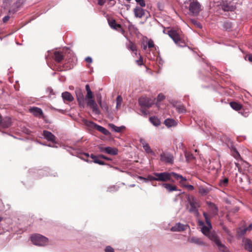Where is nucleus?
<instances>
[{
  "instance_id": "nucleus-54",
  "label": "nucleus",
  "mask_w": 252,
  "mask_h": 252,
  "mask_svg": "<svg viewBox=\"0 0 252 252\" xmlns=\"http://www.w3.org/2000/svg\"><path fill=\"white\" fill-rule=\"evenodd\" d=\"M98 149H99V151L101 152H104V153L106 152V150H105L106 147H104L103 146H99Z\"/></svg>"
},
{
  "instance_id": "nucleus-53",
  "label": "nucleus",
  "mask_w": 252,
  "mask_h": 252,
  "mask_svg": "<svg viewBox=\"0 0 252 252\" xmlns=\"http://www.w3.org/2000/svg\"><path fill=\"white\" fill-rule=\"evenodd\" d=\"M10 19L9 16H5L3 18L2 21L4 23H6Z\"/></svg>"
},
{
  "instance_id": "nucleus-29",
  "label": "nucleus",
  "mask_w": 252,
  "mask_h": 252,
  "mask_svg": "<svg viewBox=\"0 0 252 252\" xmlns=\"http://www.w3.org/2000/svg\"><path fill=\"white\" fill-rule=\"evenodd\" d=\"M229 180L228 178H224L220 180L219 185L221 188L226 187L228 186Z\"/></svg>"
},
{
  "instance_id": "nucleus-56",
  "label": "nucleus",
  "mask_w": 252,
  "mask_h": 252,
  "mask_svg": "<svg viewBox=\"0 0 252 252\" xmlns=\"http://www.w3.org/2000/svg\"><path fill=\"white\" fill-rule=\"evenodd\" d=\"M85 61L87 63H91L92 62V59L90 57H88L85 59Z\"/></svg>"
},
{
  "instance_id": "nucleus-24",
  "label": "nucleus",
  "mask_w": 252,
  "mask_h": 252,
  "mask_svg": "<svg viewBox=\"0 0 252 252\" xmlns=\"http://www.w3.org/2000/svg\"><path fill=\"white\" fill-rule=\"evenodd\" d=\"M106 153L110 155L115 156L118 154V150L117 148H112L110 147H106Z\"/></svg>"
},
{
  "instance_id": "nucleus-45",
  "label": "nucleus",
  "mask_w": 252,
  "mask_h": 252,
  "mask_svg": "<svg viewBox=\"0 0 252 252\" xmlns=\"http://www.w3.org/2000/svg\"><path fill=\"white\" fill-rule=\"evenodd\" d=\"M148 46L149 49H152L154 48L155 46V44L154 41L152 39H150L148 42Z\"/></svg>"
},
{
  "instance_id": "nucleus-64",
  "label": "nucleus",
  "mask_w": 252,
  "mask_h": 252,
  "mask_svg": "<svg viewBox=\"0 0 252 252\" xmlns=\"http://www.w3.org/2000/svg\"><path fill=\"white\" fill-rule=\"evenodd\" d=\"M235 164H236V166L238 167L239 164L238 163H235Z\"/></svg>"
},
{
  "instance_id": "nucleus-20",
  "label": "nucleus",
  "mask_w": 252,
  "mask_h": 252,
  "mask_svg": "<svg viewBox=\"0 0 252 252\" xmlns=\"http://www.w3.org/2000/svg\"><path fill=\"white\" fill-rule=\"evenodd\" d=\"M11 120L9 117L2 118L0 126L3 128H7L11 126Z\"/></svg>"
},
{
  "instance_id": "nucleus-25",
  "label": "nucleus",
  "mask_w": 252,
  "mask_h": 252,
  "mask_svg": "<svg viewBox=\"0 0 252 252\" xmlns=\"http://www.w3.org/2000/svg\"><path fill=\"white\" fill-rule=\"evenodd\" d=\"M109 126L114 131L117 132H121L126 128L125 126H117L113 124H109Z\"/></svg>"
},
{
  "instance_id": "nucleus-61",
  "label": "nucleus",
  "mask_w": 252,
  "mask_h": 252,
  "mask_svg": "<svg viewBox=\"0 0 252 252\" xmlns=\"http://www.w3.org/2000/svg\"><path fill=\"white\" fill-rule=\"evenodd\" d=\"M247 228H248V230H249V231L251 230V229H252V224L250 225L249 226V227Z\"/></svg>"
},
{
  "instance_id": "nucleus-32",
  "label": "nucleus",
  "mask_w": 252,
  "mask_h": 252,
  "mask_svg": "<svg viewBox=\"0 0 252 252\" xmlns=\"http://www.w3.org/2000/svg\"><path fill=\"white\" fill-rule=\"evenodd\" d=\"M230 106L235 110L238 111L241 109L242 105L236 102H231L230 103Z\"/></svg>"
},
{
  "instance_id": "nucleus-49",
  "label": "nucleus",
  "mask_w": 252,
  "mask_h": 252,
  "mask_svg": "<svg viewBox=\"0 0 252 252\" xmlns=\"http://www.w3.org/2000/svg\"><path fill=\"white\" fill-rule=\"evenodd\" d=\"M136 62L138 65H141L143 64V58L141 56H140L139 60L136 61Z\"/></svg>"
},
{
  "instance_id": "nucleus-37",
  "label": "nucleus",
  "mask_w": 252,
  "mask_h": 252,
  "mask_svg": "<svg viewBox=\"0 0 252 252\" xmlns=\"http://www.w3.org/2000/svg\"><path fill=\"white\" fill-rule=\"evenodd\" d=\"M248 231V228H239L237 229V235L239 236H242L245 234L246 232Z\"/></svg>"
},
{
  "instance_id": "nucleus-12",
  "label": "nucleus",
  "mask_w": 252,
  "mask_h": 252,
  "mask_svg": "<svg viewBox=\"0 0 252 252\" xmlns=\"http://www.w3.org/2000/svg\"><path fill=\"white\" fill-rule=\"evenodd\" d=\"M242 242L245 250L252 252V241L250 239L244 238Z\"/></svg>"
},
{
  "instance_id": "nucleus-21",
  "label": "nucleus",
  "mask_w": 252,
  "mask_h": 252,
  "mask_svg": "<svg viewBox=\"0 0 252 252\" xmlns=\"http://www.w3.org/2000/svg\"><path fill=\"white\" fill-rule=\"evenodd\" d=\"M25 0H18L16 2L12 5L11 10H9V12H15L17 9L24 3Z\"/></svg>"
},
{
  "instance_id": "nucleus-47",
  "label": "nucleus",
  "mask_w": 252,
  "mask_h": 252,
  "mask_svg": "<svg viewBox=\"0 0 252 252\" xmlns=\"http://www.w3.org/2000/svg\"><path fill=\"white\" fill-rule=\"evenodd\" d=\"M135 1L141 6V7H144L146 5L144 0H135Z\"/></svg>"
},
{
  "instance_id": "nucleus-35",
  "label": "nucleus",
  "mask_w": 252,
  "mask_h": 252,
  "mask_svg": "<svg viewBox=\"0 0 252 252\" xmlns=\"http://www.w3.org/2000/svg\"><path fill=\"white\" fill-rule=\"evenodd\" d=\"M150 121L155 126H158L160 124V120L156 117H151L150 118Z\"/></svg>"
},
{
  "instance_id": "nucleus-40",
  "label": "nucleus",
  "mask_w": 252,
  "mask_h": 252,
  "mask_svg": "<svg viewBox=\"0 0 252 252\" xmlns=\"http://www.w3.org/2000/svg\"><path fill=\"white\" fill-rule=\"evenodd\" d=\"M143 147L144 149L145 150V151L148 153H152V150L150 148V146L147 143H143Z\"/></svg>"
},
{
  "instance_id": "nucleus-59",
  "label": "nucleus",
  "mask_w": 252,
  "mask_h": 252,
  "mask_svg": "<svg viewBox=\"0 0 252 252\" xmlns=\"http://www.w3.org/2000/svg\"><path fill=\"white\" fill-rule=\"evenodd\" d=\"M233 7H231V8H227V7H224V10L225 11H229V10H230V11H232V10H233Z\"/></svg>"
},
{
  "instance_id": "nucleus-41",
  "label": "nucleus",
  "mask_w": 252,
  "mask_h": 252,
  "mask_svg": "<svg viewBox=\"0 0 252 252\" xmlns=\"http://www.w3.org/2000/svg\"><path fill=\"white\" fill-rule=\"evenodd\" d=\"M185 155L186 158L188 161L191 160L194 158L191 153L186 152Z\"/></svg>"
},
{
  "instance_id": "nucleus-39",
  "label": "nucleus",
  "mask_w": 252,
  "mask_h": 252,
  "mask_svg": "<svg viewBox=\"0 0 252 252\" xmlns=\"http://www.w3.org/2000/svg\"><path fill=\"white\" fill-rule=\"evenodd\" d=\"M117 105L116 108L119 109L121 107L122 102L123 101V98L121 96L119 95L116 99Z\"/></svg>"
},
{
  "instance_id": "nucleus-4",
  "label": "nucleus",
  "mask_w": 252,
  "mask_h": 252,
  "mask_svg": "<svg viewBox=\"0 0 252 252\" xmlns=\"http://www.w3.org/2000/svg\"><path fill=\"white\" fill-rule=\"evenodd\" d=\"M167 34L177 45L181 47L185 46L186 43L182 39L178 31L171 29L167 31Z\"/></svg>"
},
{
  "instance_id": "nucleus-34",
  "label": "nucleus",
  "mask_w": 252,
  "mask_h": 252,
  "mask_svg": "<svg viewBox=\"0 0 252 252\" xmlns=\"http://www.w3.org/2000/svg\"><path fill=\"white\" fill-rule=\"evenodd\" d=\"M164 124L168 127L176 125V123L173 119H167L164 121Z\"/></svg>"
},
{
  "instance_id": "nucleus-11",
  "label": "nucleus",
  "mask_w": 252,
  "mask_h": 252,
  "mask_svg": "<svg viewBox=\"0 0 252 252\" xmlns=\"http://www.w3.org/2000/svg\"><path fill=\"white\" fill-rule=\"evenodd\" d=\"M108 24L110 27L114 30L120 31L123 33L125 31L122 29V26L120 24H117L115 20L111 19L108 20Z\"/></svg>"
},
{
  "instance_id": "nucleus-7",
  "label": "nucleus",
  "mask_w": 252,
  "mask_h": 252,
  "mask_svg": "<svg viewBox=\"0 0 252 252\" xmlns=\"http://www.w3.org/2000/svg\"><path fill=\"white\" fill-rule=\"evenodd\" d=\"M206 236L215 243L220 252H228L227 248L220 243L217 235L214 232H210Z\"/></svg>"
},
{
  "instance_id": "nucleus-5",
  "label": "nucleus",
  "mask_w": 252,
  "mask_h": 252,
  "mask_svg": "<svg viewBox=\"0 0 252 252\" xmlns=\"http://www.w3.org/2000/svg\"><path fill=\"white\" fill-rule=\"evenodd\" d=\"M188 200L190 206L189 212L193 213L195 217H198L199 215L198 208L200 207V202L194 197L189 198Z\"/></svg>"
},
{
  "instance_id": "nucleus-2",
  "label": "nucleus",
  "mask_w": 252,
  "mask_h": 252,
  "mask_svg": "<svg viewBox=\"0 0 252 252\" xmlns=\"http://www.w3.org/2000/svg\"><path fill=\"white\" fill-rule=\"evenodd\" d=\"M189 14L191 16H197L202 10L201 5L197 0H190L188 3Z\"/></svg>"
},
{
  "instance_id": "nucleus-27",
  "label": "nucleus",
  "mask_w": 252,
  "mask_h": 252,
  "mask_svg": "<svg viewBox=\"0 0 252 252\" xmlns=\"http://www.w3.org/2000/svg\"><path fill=\"white\" fill-rule=\"evenodd\" d=\"M163 187H164L168 191L171 192L175 190H177V188L176 186H173L169 184H163Z\"/></svg>"
},
{
  "instance_id": "nucleus-33",
  "label": "nucleus",
  "mask_w": 252,
  "mask_h": 252,
  "mask_svg": "<svg viewBox=\"0 0 252 252\" xmlns=\"http://www.w3.org/2000/svg\"><path fill=\"white\" fill-rule=\"evenodd\" d=\"M139 103L142 106H145L147 108L151 107V105L144 98H140L139 100Z\"/></svg>"
},
{
  "instance_id": "nucleus-14",
  "label": "nucleus",
  "mask_w": 252,
  "mask_h": 252,
  "mask_svg": "<svg viewBox=\"0 0 252 252\" xmlns=\"http://www.w3.org/2000/svg\"><path fill=\"white\" fill-rule=\"evenodd\" d=\"M133 12L136 17L141 18L145 15V10L141 7L136 6Z\"/></svg>"
},
{
  "instance_id": "nucleus-6",
  "label": "nucleus",
  "mask_w": 252,
  "mask_h": 252,
  "mask_svg": "<svg viewBox=\"0 0 252 252\" xmlns=\"http://www.w3.org/2000/svg\"><path fill=\"white\" fill-rule=\"evenodd\" d=\"M31 239L33 244L39 246H45L48 242V238L38 234L32 235Z\"/></svg>"
},
{
  "instance_id": "nucleus-63",
  "label": "nucleus",
  "mask_w": 252,
  "mask_h": 252,
  "mask_svg": "<svg viewBox=\"0 0 252 252\" xmlns=\"http://www.w3.org/2000/svg\"><path fill=\"white\" fill-rule=\"evenodd\" d=\"M147 45H144V46H143V49H144V50H146V49H147Z\"/></svg>"
},
{
  "instance_id": "nucleus-52",
  "label": "nucleus",
  "mask_w": 252,
  "mask_h": 252,
  "mask_svg": "<svg viewBox=\"0 0 252 252\" xmlns=\"http://www.w3.org/2000/svg\"><path fill=\"white\" fill-rule=\"evenodd\" d=\"M148 178L150 181H157V177L155 176H153L149 175L148 176Z\"/></svg>"
},
{
  "instance_id": "nucleus-50",
  "label": "nucleus",
  "mask_w": 252,
  "mask_h": 252,
  "mask_svg": "<svg viewBox=\"0 0 252 252\" xmlns=\"http://www.w3.org/2000/svg\"><path fill=\"white\" fill-rule=\"evenodd\" d=\"M105 252H114V249L111 246H107L105 250Z\"/></svg>"
},
{
  "instance_id": "nucleus-17",
  "label": "nucleus",
  "mask_w": 252,
  "mask_h": 252,
  "mask_svg": "<svg viewBox=\"0 0 252 252\" xmlns=\"http://www.w3.org/2000/svg\"><path fill=\"white\" fill-rule=\"evenodd\" d=\"M62 96L65 103H67V102H71L74 99L72 94L68 92L63 93L62 94Z\"/></svg>"
},
{
  "instance_id": "nucleus-10",
  "label": "nucleus",
  "mask_w": 252,
  "mask_h": 252,
  "mask_svg": "<svg viewBox=\"0 0 252 252\" xmlns=\"http://www.w3.org/2000/svg\"><path fill=\"white\" fill-rule=\"evenodd\" d=\"M160 160L162 161L172 164L173 163L174 158L173 156L169 153H163L160 155Z\"/></svg>"
},
{
  "instance_id": "nucleus-36",
  "label": "nucleus",
  "mask_w": 252,
  "mask_h": 252,
  "mask_svg": "<svg viewBox=\"0 0 252 252\" xmlns=\"http://www.w3.org/2000/svg\"><path fill=\"white\" fill-rule=\"evenodd\" d=\"M176 110L180 113H184L186 111L185 107L182 104H178L175 106Z\"/></svg>"
},
{
  "instance_id": "nucleus-18",
  "label": "nucleus",
  "mask_w": 252,
  "mask_h": 252,
  "mask_svg": "<svg viewBox=\"0 0 252 252\" xmlns=\"http://www.w3.org/2000/svg\"><path fill=\"white\" fill-rule=\"evenodd\" d=\"M187 226V225L178 223L174 226L172 227L171 230L172 231H182L186 230Z\"/></svg>"
},
{
  "instance_id": "nucleus-30",
  "label": "nucleus",
  "mask_w": 252,
  "mask_h": 252,
  "mask_svg": "<svg viewBox=\"0 0 252 252\" xmlns=\"http://www.w3.org/2000/svg\"><path fill=\"white\" fill-rule=\"evenodd\" d=\"M173 177H174L177 180H180V183L184 186V182H186L187 179L186 178L184 177L183 176L177 174L174 172L172 174Z\"/></svg>"
},
{
  "instance_id": "nucleus-13",
  "label": "nucleus",
  "mask_w": 252,
  "mask_h": 252,
  "mask_svg": "<svg viewBox=\"0 0 252 252\" xmlns=\"http://www.w3.org/2000/svg\"><path fill=\"white\" fill-rule=\"evenodd\" d=\"M29 111L35 117H40L43 115V113L41 109L36 107H31L29 109Z\"/></svg>"
},
{
  "instance_id": "nucleus-23",
  "label": "nucleus",
  "mask_w": 252,
  "mask_h": 252,
  "mask_svg": "<svg viewBox=\"0 0 252 252\" xmlns=\"http://www.w3.org/2000/svg\"><path fill=\"white\" fill-rule=\"evenodd\" d=\"M207 204L210 208L211 213L214 216H216L218 214V209L216 205L211 202H208Z\"/></svg>"
},
{
  "instance_id": "nucleus-43",
  "label": "nucleus",
  "mask_w": 252,
  "mask_h": 252,
  "mask_svg": "<svg viewBox=\"0 0 252 252\" xmlns=\"http://www.w3.org/2000/svg\"><path fill=\"white\" fill-rule=\"evenodd\" d=\"M12 0H3V5L5 7H9L11 4Z\"/></svg>"
},
{
  "instance_id": "nucleus-42",
  "label": "nucleus",
  "mask_w": 252,
  "mask_h": 252,
  "mask_svg": "<svg viewBox=\"0 0 252 252\" xmlns=\"http://www.w3.org/2000/svg\"><path fill=\"white\" fill-rule=\"evenodd\" d=\"M164 99L165 96L163 94H159L157 96V102L156 104L158 105V102H160Z\"/></svg>"
},
{
  "instance_id": "nucleus-15",
  "label": "nucleus",
  "mask_w": 252,
  "mask_h": 252,
  "mask_svg": "<svg viewBox=\"0 0 252 252\" xmlns=\"http://www.w3.org/2000/svg\"><path fill=\"white\" fill-rule=\"evenodd\" d=\"M43 135L48 141H51L53 143H55L56 136L53 134L51 132L47 130H44L43 132Z\"/></svg>"
},
{
  "instance_id": "nucleus-51",
  "label": "nucleus",
  "mask_w": 252,
  "mask_h": 252,
  "mask_svg": "<svg viewBox=\"0 0 252 252\" xmlns=\"http://www.w3.org/2000/svg\"><path fill=\"white\" fill-rule=\"evenodd\" d=\"M184 186H185L186 188H187L189 190H192L194 189V187L192 185H184Z\"/></svg>"
},
{
  "instance_id": "nucleus-31",
  "label": "nucleus",
  "mask_w": 252,
  "mask_h": 252,
  "mask_svg": "<svg viewBox=\"0 0 252 252\" xmlns=\"http://www.w3.org/2000/svg\"><path fill=\"white\" fill-rule=\"evenodd\" d=\"M91 158L93 159L94 162L95 163H97L99 165L105 164V162L104 161L100 160L99 157H97L96 156L92 154Z\"/></svg>"
},
{
  "instance_id": "nucleus-28",
  "label": "nucleus",
  "mask_w": 252,
  "mask_h": 252,
  "mask_svg": "<svg viewBox=\"0 0 252 252\" xmlns=\"http://www.w3.org/2000/svg\"><path fill=\"white\" fill-rule=\"evenodd\" d=\"M127 48L133 52H136L137 48L136 45L132 42L129 41L128 43L126 44ZM136 54V52L135 53Z\"/></svg>"
},
{
  "instance_id": "nucleus-26",
  "label": "nucleus",
  "mask_w": 252,
  "mask_h": 252,
  "mask_svg": "<svg viewBox=\"0 0 252 252\" xmlns=\"http://www.w3.org/2000/svg\"><path fill=\"white\" fill-rule=\"evenodd\" d=\"M231 154L235 159L237 160L241 159L240 155L237 151V149L234 147H232L231 148Z\"/></svg>"
},
{
  "instance_id": "nucleus-22",
  "label": "nucleus",
  "mask_w": 252,
  "mask_h": 252,
  "mask_svg": "<svg viewBox=\"0 0 252 252\" xmlns=\"http://www.w3.org/2000/svg\"><path fill=\"white\" fill-rule=\"evenodd\" d=\"M53 58L57 63H60L63 59L64 56L62 52L56 51L54 53Z\"/></svg>"
},
{
  "instance_id": "nucleus-62",
  "label": "nucleus",
  "mask_w": 252,
  "mask_h": 252,
  "mask_svg": "<svg viewBox=\"0 0 252 252\" xmlns=\"http://www.w3.org/2000/svg\"><path fill=\"white\" fill-rule=\"evenodd\" d=\"M104 159H106V160H111V159L110 158H108V157H106V156H105V157H104Z\"/></svg>"
},
{
  "instance_id": "nucleus-48",
  "label": "nucleus",
  "mask_w": 252,
  "mask_h": 252,
  "mask_svg": "<svg viewBox=\"0 0 252 252\" xmlns=\"http://www.w3.org/2000/svg\"><path fill=\"white\" fill-rule=\"evenodd\" d=\"M100 106L103 110H105L107 112L108 111V106L105 103H103V104H101Z\"/></svg>"
},
{
  "instance_id": "nucleus-44",
  "label": "nucleus",
  "mask_w": 252,
  "mask_h": 252,
  "mask_svg": "<svg viewBox=\"0 0 252 252\" xmlns=\"http://www.w3.org/2000/svg\"><path fill=\"white\" fill-rule=\"evenodd\" d=\"M223 27L225 30H229L232 28V25L230 23L225 22L223 24Z\"/></svg>"
},
{
  "instance_id": "nucleus-19",
  "label": "nucleus",
  "mask_w": 252,
  "mask_h": 252,
  "mask_svg": "<svg viewBox=\"0 0 252 252\" xmlns=\"http://www.w3.org/2000/svg\"><path fill=\"white\" fill-rule=\"evenodd\" d=\"M188 242L198 245H205V243L200 239L196 237H192L188 239Z\"/></svg>"
},
{
  "instance_id": "nucleus-57",
  "label": "nucleus",
  "mask_w": 252,
  "mask_h": 252,
  "mask_svg": "<svg viewBox=\"0 0 252 252\" xmlns=\"http://www.w3.org/2000/svg\"><path fill=\"white\" fill-rule=\"evenodd\" d=\"M97 102L99 104V105L100 106L101 104H103V103L102 102L101 99V96H100L99 98H98L97 99Z\"/></svg>"
},
{
  "instance_id": "nucleus-1",
  "label": "nucleus",
  "mask_w": 252,
  "mask_h": 252,
  "mask_svg": "<svg viewBox=\"0 0 252 252\" xmlns=\"http://www.w3.org/2000/svg\"><path fill=\"white\" fill-rule=\"evenodd\" d=\"M93 97L94 96L92 92L91 91L87 92V94L85 98L87 104L91 109H92V111L95 114H99L100 111L98 109L96 103L93 99Z\"/></svg>"
},
{
  "instance_id": "nucleus-16",
  "label": "nucleus",
  "mask_w": 252,
  "mask_h": 252,
  "mask_svg": "<svg viewBox=\"0 0 252 252\" xmlns=\"http://www.w3.org/2000/svg\"><path fill=\"white\" fill-rule=\"evenodd\" d=\"M91 124L93 126V127L95 129L101 132L103 134H104L105 135H109L110 134L109 131L107 129H106L105 128H104L100 126L97 125V124L94 123L93 122H92Z\"/></svg>"
},
{
  "instance_id": "nucleus-38",
  "label": "nucleus",
  "mask_w": 252,
  "mask_h": 252,
  "mask_svg": "<svg viewBox=\"0 0 252 252\" xmlns=\"http://www.w3.org/2000/svg\"><path fill=\"white\" fill-rule=\"evenodd\" d=\"M199 192L202 195H205L209 192V190L207 188L200 187L199 188Z\"/></svg>"
},
{
  "instance_id": "nucleus-60",
  "label": "nucleus",
  "mask_w": 252,
  "mask_h": 252,
  "mask_svg": "<svg viewBox=\"0 0 252 252\" xmlns=\"http://www.w3.org/2000/svg\"><path fill=\"white\" fill-rule=\"evenodd\" d=\"M97 156V157H99V158H102V159H104V157H105V156H104V155H98V156Z\"/></svg>"
},
{
  "instance_id": "nucleus-3",
  "label": "nucleus",
  "mask_w": 252,
  "mask_h": 252,
  "mask_svg": "<svg viewBox=\"0 0 252 252\" xmlns=\"http://www.w3.org/2000/svg\"><path fill=\"white\" fill-rule=\"evenodd\" d=\"M203 215L205 218L207 226L204 225V223L202 221H198L199 225L201 226V231L205 235L207 236L211 231L212 225L210 221V216L207 213L203 212Z\"/></svg>"
},
{
  "instance_id": "nucleus-9",
  "label": "nucleus",
  "mask_w": 252,
  "mask_h": 252,
  "mask_svg": "<svg viewBox=\"0 0 252 252\" xmlns=\"http://www.w3.org/2000/svg\"><path fill=\"white\" fill-rule=\"evenodd\" d=\"M75 94L79 106L80 107H84L85 105V98H84L82 91L79 88H77L75 90Z\"/></svg>"
},
{
  "instance_id": "nucleus-46",
  "label": "nucleus",
  "mask_w": 252,
  "mask_h": 252,
  "mask_svg": "<svg viewBox=\"0 0 252 252\" xmlns=\"http://www.w3.org/2000/svg\"><path fill=\"white\" fill-rule=\"evenodd\" d=\"M191 22L196 27L199 28H202V26H201V24L200 23H199L198 22H197V21H196L195 20H191Z\"/></svg>"
},
{
  "instance_id": "nucleus-8",
  "label": "nucleus",
  "mask_w": 252,
  "mask_h": 252,
  "mask_svg": "<svg viewBox=\"0 0 252 252\" xmlns=\"http://www.w3.org/2000/svg\"><path fill=\"white\" fill-rule=\"evenodd\" d=\"M173 172H162V173H154V175L157 177L158 181L161 182H167L171 181V177H173Z\"/></svg>"
},
{
  "instance_id": "nucleus-58",
  "label": "nucleus",
  "mask_w": 252,
  "mask_h": 252,
  "mask_svg": "<svg viewBox=\"0 0 252 252\" xmlns=\"http://www.w3.org/2000/svg\"><path fill=\"white\" fill-rule=\"evenodd\" d=\"M85 88H86V90L87 92L91 91L90 88V86H89V85L88 84L86 85Z\"/></svg>"
},
{
  "instance_id": "nucleus-55",
  "label": "nucleus",
  "mask_w": 252,
  "mask_h": 252,
  "mask_svg": "<svg viewBox=\"0 0 252 252\" xmlns=\"http://www.w3.org/2000/svg\"><path fill=\"white\" fill-rule=\"evenodd\" d=\"M247 58L248 60L252 63V54H248L246 56V59Z\"/></svg>"
}]
</instances>
